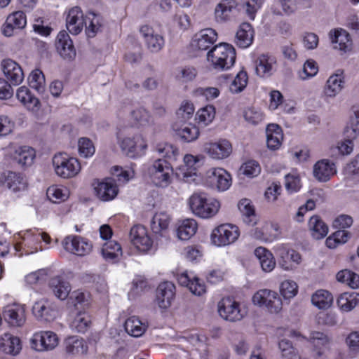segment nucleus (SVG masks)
Listing matches in <instances>:
<instances>
[{
  "instance_id": "nucleus-1",
  "label": "nucleus",
  "mask_w": 359,
  "mask_h": 359,
  "mask_svg": "<svg viewBox=\"0 0 359 359\" xmlns=\"http://www.w3.org/2000/svg\"><path fill=\"white\" fill-rule=\"evenodd\" d=\"M207 58L214 69L223 71L233 65L236 60V51L231 45L221 43L208 51Z\"/></svg>"
},
{
  "instance_id": "nucleus-2",
  "label": "nucleus",
  "mask_w": 359,
  "mask_h": 359,
  "mask_svg": "<svg viewBox=\"0 0 359 359\" xmlns=\"http://www.w3.org/2000/svg\"><path fill=\"white\" fill-rule=\"evenodd\" d=\"M189 205L193 213L201 218L212 217L219 209V201L203 192L194 193L189 199Z\"/></svg>"
},
{
  "instance_id": "nucleus-3",
  "label": "nucleus",
  "mask_w": 359,
  "mask_h": 359,
  "mask_svg": "<svg viewBox=\"0 0 359 359\" xmlns=\"http://www.w3.org/2000/svg\"><path fill=\"white\" fill-rule=\"evenodd\" d=\"M151 182L157 187H168L172 181L173 169L165 159L158 158L147 168Z\"/></svg>"
},
{
  "instance_id": "nucleus-4",
  "label": "nucleus",
  "mask_w": 359,
  "mask_h": 359,
  "mask_svg": "<svg viewBox=\"0 0 359 359\" xmlns=\"http://www.w3.org/2000/svg\"><path fill=\"white\" fill-rule=\"evenodd\" d=\"M52 164L55 173L62 179L75 177L81 170L79 160L66 153L55 154L52 158Z\"/></svg>"
},
{
  "instance_id": "nucleus-5",
  "label": "nucleus",
  "mask_w": 359,
  "mask_h": 359,
  "mask_svg": "<svg viewBox=\"0 0 359 359\" xmlns=\"http://www.w3.org/2000/svg\"><path fill=\"white\" fill-rule=\"evenodd\" d=\"M239 235L238 226L231 224H223L212 230L210 239L215 245L222 247L234 243Z\"/></svg>"
},
{
  "instance_id": "nucleus-6",
  "label": "nucleus",
  "mask_w": 359,
  "mask_h": 359,
  "mask_svg": "<svg viewBox=\"0 0 359 359\" xmlns=\"http://www.w3.org/2000/svg\"><path fill=\"white\" fill-rule=\"evenodd\" d=\"M252 302L255 305L266 308L271 313H278L283 306L278 294L268 289L257 291L252 297Z\"/></svg>"
},
{
  "instance_id": "nucleus-7",
  "label": "nucleus",
  "mask_w": 359,
  "mask_h": 359,
  "mask_svg": "<svg viewBox=\"0 0 359 359\" xmlns=\"http://www.w3.org/2000/svg\"><path fill=\"white\" fill-rule=\"evenodd\" d=\"M232 144L230 141L223 138L215 142H206L202 147L203 153L210 158L217 161L227 158L232 153Z\"/></svg>"
},
{
  "instance_id": "nucleus-8",
  "label": "nucleus",
  "mask_w": 359,
  "mask_h": 359,
  "mask_svg": "<svg viewBox=\"0 0 359 359\" xmlns=\"http://www.w3.org/2000/svg\"><path fill=\"white\" fill-rule=\"evenodd\" d=\"M62 245L67 252L81 257L90 254L93 250L91 242L76 235L66 236L62 241Z\"/></svg>"
},
{
  "instance_id": "nucleus-9",
  "label": "nucleus",
  "mask_w": 359,
  "mask_h": 359,
  "mask_svg": "<svg viewBox=\"0 0 359 359\" xmlns=\"http://www.w3.org/2000/svg\"><path fill=\"white\" fill-rule=\"evenodd\" d=\"M31 346L37 351L53 350L59 344L57 335L52 331H41L34 334Z\"/></svg>"
},
{
  "instance_id": "nucleus-10",
  "label": "nucleus",
  "mask_w": 359,
  "mask_h": 359,
  "mask_svg": "<svg viewBox=\"0 0 359 359\" xmlns=\"http://www.w3.org/2000/svg\"><path fill=\"white\" fill-rule=\"evenodd\" d=\"M118 143L122 151L130 158H135L147 148V144L141 135L119 138Z\"/></svg>"
},
{
  "instance_id": "nucleus-11",
  "label": "nucleus",
  "mask_w": 359,
  "mask_h": 359,
  "mask_svg": "<svg viewBox=\"0 0 359 359\" xmlns=\"http://www.w3.org/2000/svg\"><path fill=\"white\" fill-rule=\"evenodd\" d=\"M218 312L222 318L232 322L241 320L244 316L239 303L230 297L223 298L218 303Z\"/></svg>"
},
{
  "instance_id": "nucleus-12",
  "label": "nucleus",
  "mask_w": 359,
  "mask_h": 359,
  "mask_svg": "<svg viewBox=\"0 0 359 359\" xmlns=\"http://www.w3.org/2000/svg\"><path fill=\"white\" fill-rule=\"evenodd\" d=\"M132 244L142 252H148L152 249L153 241L148 235L147 229L142 225H135L130 231Z\"/></svg>"
},
{
  "instance_id": "nucleus-13",
  "label": "nucleus",
  "mask_w": 359,
  "mask_h": 359,
  "mask_svg": "<svg viewBox=\"0 0 359 359\" xmlns=\"http://www.w3.org/2000/svg\"><path fill=\"white\" fill-rule=\"evenodd\" d=\"M208 183L218 191L227 190L231 184V177L224 169L221 168H212L206 172Z\"/></svg>"
},
{
  "instance_id": "nucleus-14",
  "label": "nucleus",
  "mask_w": 359,
  "mask_h": 359,
  "mask_svg": "<svg viewBox=\"0 0 359 359\" xmlns=\"http://www.w3.org/2000/svg\"><path fill=\"white\" fill-rule=\"evenodd\" d=\"M278 257V264L285 271H292L302 262V257L297 251L287 248L284 245H278L276 248Z\"/></svg>"
},
{
  "instance_id": "nucleus-15",
  "label": "nucleus",
  "mask_w": 359,
  "mask_h": 359,
  "mask_svg": "<svg viewBox=\"0 0 359 359\" xmlns=\"http://www.w3.org/2000/svg\"><path fill=\"white\" fill-rule=\"evenodd\" d=\"M140 32L144 39L147 50L152 53L160 52L165 46L164 37L154 32L153 28L148 25H143L140 28Z\"/></svg>"
},
{
  "instance_id": "nucleus-16",
  "label": "nucleus",
  "mask_w": 359,
  "mask_h": 359,
  "mask_svg": "<svg viewBox=\"0 0 359 359\" xmlns=\"http://www.w3.org/2000/svg\"><path fill=\"white\" fill-rule=\"evenodd\" d=\"M255 72L262 78L271 76L277 69L276 57L269 53H262L255 60Z\"/></svg>"
},
{
  "instance_id": "nucleus-17",
  "label": "nucleus",
  "mask_w": 359,
  "mask_h": 359,
  "mask_svg": "<svg viewBox=\"0 0 359 359\" xmlns=\"http://www.w3.org/2000/svg\"><path fill=\"white\" fill-rule=\"evenodd\" d=\"M4 76L11 84L17 86L24 79V73L22 67L15 61L11 59L4 60L1 62Z\"/></svg>"
},
{
  "instance_id": "nucleus-18",
  "label": "nucleus",
  "mask_w": 359,
  "mask_h": 359,
  "mask_svg": "<svg viewBox=\"0 0 359 359\" xmlns=\"http://www.w3.org/2000/svg\"><path fill=\"white\" fill-rule=\"evenodd\" d=\"M175 286L171 282L161 283L156 290V302L159 308L166 309L170 306L175 297Z\"/></svg>"
},
{
  "instance_id": "nucleus-19",
  "label": "nucleus",
  "mask_w": 359,
  "mask_h": 359,
  "mask_svg": "<svg viewBox=\"0 0 359 359\" xmlns=\"http://www.w3.org/2000/svg\"><path fill=\"white\" fill-rule=\"evenodd\" d=\"M198 161L199 159L198 156L191 154L185 155L184 157V164L181 165L176 172L177 177L187 183L195 181L196 173L194 166Z\"/></svg>"
},
{
  "instance_id": "nucleus-20",
  "label": "nucleus",
  "mask_w": 359,
  "mask_h": 359,
  "mask_svg": "<svg viewBox=\"0 0 359 359\" xmlns=\"http://www.w3.org/2000/svg\"><path fill=\"white\" fill-rule=\"evenodd\" d=\"M86 18L79 6L69 10L66 18V26L68 31L74 35L79 34L83 28Z\"/></svg>"
},
{
  "instance_id": "nucleus-21",
  "label": "nucleus",
  "mask_w": 359,
  "mask_h": 359,
  "mask_svg": "<svg viewBox=\"0 0 359 359\" xmlns=\"http://www.w3.org/2000/svg\"><path fill=\"white\" fill-rule=\"evenodd\" d=\"M56 48L60 55L66 60H72L76 56V50L69 34L65 32H60L55 41Z\"/></svg>"
},
{
  "instance_id": "nucleus-22",
  "label": "nucleus",
  "mask_w": 359,
  "mask_h": 359,
  "mask_svg": "<svg viewBox=\"0 0 359 359\" xmlns=\"http://www.w3.org/2000/svg\"><path fill=\"white\" fill-rule=\"evenodd\" d=\"M94 189L96 196L103 201L113 200L117 196L118 191L115 180L111 178L98 182Z\"/></svg>"
},
{
  "instance_id": "nucleus-23",
  "label": "nucleus",
  "mask_w": 359,
  "mask_h": 359,
  "mask_svg": "<svg viewBox=\"0 0 359 359\" xmlns=\"http://www.w3.org/2000/svg\"><path fill=\"white\" fill-rule=\"evenodd\" d=\"M217 39L216 31L211 28H207L195 34L192 45L198 50H206L215 43Z\"/></svg>"
},
{
  "instance_id": "nucleus-24",
  "label": "nucleus",
  "mask_w": 359,
  "mask_h": 359,
  "mask_svg": "<svg viewBox=\"0 0 359 359\" xmlns=\"http://www.w3.org/2000/svg\"><path fill=\"white\" fill-rule=\"evenodd\" d=\"M238 3L235 0H222L215 8V17L217 22H223L230 20L237 11Z\"/></svg>"
},
{
  "instance_id": "nucleus-25",
  "label": "nucleus",
  "mask_w": 359,
  "mask_h": 359,
  "mask_svg": "<svg viewBox=\"0 0 359 359\" xmlns=\"http://www.w3.org/2000/svg\"><path fill=\"white\" fill-rule=\"evenodd\" d=\"M330 39L334 49L347 52L351 49L352 41L349 34L341 28L332 29L329 33Z\"/></svg>"
},
{
  "instance_id": "nucleus-26",
  "label": "nucleus",
  "mask_w": 359,
  "mask_h": 359,
  "mask_svg": "<svg viewBox=\"0 0 359 359\" xmlns=\"http://www.w3.org/2000/svg\"><path fill=\"white\" fill-rule=\"evenodd\" d=\"M309 341L313 344L316 355L321 358L330 349L332 339L326 334L313 331L310 334Z\"/></svg>"
},
{
  "instance_id": "nucleus-27",
  "label": "nucleus",
  "mask_w": 359,
  "mask_h": 359,
  "mask_svg": "<svg viewBox=\"0 0 359 359\" xmlns=\"http://www.w3.org/2000/svg\"><path fill=\"white\" fill-rule=\"evenodd\" d=\"M26 23L27 20L24 12H14L8 16L3 27L2 32L6 36H11L14 34L16 29L24 28Z\"/></svg>"
},
{
  "instance_id": "nucleus-28",
  "label": "nucleus",
  "mask_w": 359,
  "mask_h": 359,
  "mask_svg": "<svg viewBox=\"0 0 359 359\" xmlns=\"http://www.w3.org/2000/svg\"><path fill=\"white\" fill-rule=\"evenodd\" d=\"M344 83L343 71L339 69L327 80L323 89L324 95L327 97H334L343 90Z\"/></svg>"
},
{
  "instance_id": "nucleus-29",
  "label": "nucleus",
  "mask_w": 359,
  "mask_h": 359,
  "mask_svg": "<svg viewBox=\"0 0 359 359\" xmlns=\"http://www.w3.org/2000/svg\"><path fill=\"white\" fill-rule=\"evenodd\" d=\"M3 316L8 323L12 326L20 327L25 322V309L20 305H7L4 309Z\"/></svg>"
},
{
  "instance_id": "nucleus-30",
  "label": "nucleus",
  "mask_w": 359,
  "mask_h": 359,
  "mask_svg": "<svg viewBox=\"0 0 359 359\" xmlns=\"http://www.w3.org/2000/svg\"><path fill=\"white\" fill-rule=\"evenodd\" d=\"M32 313L38 320L43 321H50L55 316L50 302L46 299L36 302L32 306Z\"/></svg>"
},
{
  "instance_id": "nucleus-31",
  "label": "nucleus",
  "mask_w": 359,
  "mask_h": 359,
  "mask_svg": "<svg viewBox=\"0 0 359 359\" xmlns=\"http://www.w3.org/2000/svg\"><path fill=\"white\" fill-rule=\"evenodd\" d=\"M335 172L334 163L326 159L318 161L313 166V175L320 182L328 181Z\"/></svg>"
},
{
  "instance_id": "nucleus-32",
  "label": "nucleus",
  "mask_w": 359,
  "mask_h": 359,
  "mask_svg": "<svg viewBox=\"0 0 359 359\" xmlns=\"http://www.w3.org/2000/svg\"><path fill=\"white\" fill-rule=\"evenodd\" d=\"M266 135L268 148L271 150L278 149L283 139L281 128L275 123L269 124L266 128Z\"/></svg>"
},
{
  "instance_id": "nucleus-33",
  "label": "nucleus",
  "mask_w": 359,
  "mask_h": 359,
  "mask_svg": "<svg viewBox=\"0 0 359 359\" xmlns=\"http://www.w3.org/2000/svg\"><path fill=\"white\" fill-rule=\"evenodd\" d=\"M128 111L131 116L134 124L138 126H145L150 123L151 116L149 111L142 107H137L133 109H130L128 107H125L118 112V115H123L125 112Z\"/></svg>"
},
{
  "instance_id": "nucleus-34",
  "label": "nucleus",
  "mask_w": 359,
  "mask_h": 359,
  "mask_svg": "<svg viewBox=\"0 0 359 359\" xmlns=\"http://www.w3.org/2000/svg\"><path fill=\"white\" fill-rule=\"evenodd\" d=\"M279 226L277 224L265 223L260 229H255L254 236L257 239L273 241L280 236Z\"/></svg>"
},
{
  "instance_id": "nucleus-35",
  "label": "nucleus",
  "mask_w": 359,
  "mask_h": 359,
  "mask_svg": "<svg viewBox=\"0 0 359 359\" xmlns=\"http://www.w3.org/2000/svg\"><path fill=\"white\" fill-rule=\"evenodd\" d=\"M64 346L65 352L72 355L86 353L88 350L83 339L77 336H72L65 339Z\"/></svg>"
},
{
  "instance_id": "nucleus-36",
  "label": "nucleus",
  "mask_w": 359,
  "mask_h": 359,
  "mask_svg": "<svg viewBox=\"0 0 359 359\" xmlns=\"http://www.w3.org/2000/svg\"><path fill=\"white\" fill-rule=\"evenodd\" d=\"M49 285L55 296L61 300L65 299L71 291L69 283L61 276L52 278Z\"/></svg>"
},
{
  "instance_id": "nucleus-37",
  "label": "nucleus",
  "mask_w": 359,
  "mask_h": 359,
  "mask_svg": "<svg viewBox=\"0 0 359 359\" xmlns=\"http://www.w3.org/2000/svg\"><path fill=\"white\" fill-rule=\"evenodd\" d=\"M254 30L249 23H243L241 25L236 35V44L242 48L249 47L253 41Z\"/></svg>"
},
{
  "instance_id": "nucleus-38",
  "label": "nucleus",
  "mask_w": 359,
  "mask_h": 359,
  "mask_svg": "<svg viewBox=\"0 0 359 359\" xmlns=\"http://www.w3.org/2000/svg\"><path fill=\"white\" fill-rule=\"evenodd\" d=\"M0 348L7 354L15 355L21 349L20 339L11 334L6 333L0 339Z\"/></svg>"
},
{
  "instance_id": "nucleus-39",
  "label": "nucleus",
  "mask_w": 359,
  "mask_h": 359,
  "mask_svg": "<svg viewBox=\"0 0 359 359\" xmlns=\"http://www.w3.org/2000/svg\"><path fill=\"white\" fill-rule=\"evenodd\" d=\"M255 255L258 259L264 271L270 272L274 269L276 261L273 255L266 248L263 247L257 248L255 250Z\"/></svg>"
},
{
  "instance_id": "nucleus-40",
  "label": "nucleus",
  "mask_w": 359,
  "mask_h": 359,
  "mask_svg": "<svg viewBox=\"0 0 359 359\" xmlns=\"http://www.w3.org/2000/svg\"><path fill=\"white\" fill-rule=\"evenodd\" d=\"M35 156L34 149L27 146L19 147L13 155L14 161L22 166L31 165Z\"/></svg>"
},
{
  "instance_id": "nucleus-41",
  "label": "nucleus",
  "mask_w": 359,
  "mask_h": 359,
  "mask_svg": "<svg viewBox=\"0 0 359 359\" xmlns=\"http://www.w3.org/2000/svg\"><path fill=\"white\" fill-rule=\"evenodd\" d=\"M170 222V217L166 212H156L151 220V230L155 234L163 236L168 230Z\"/></svg>"
},
{
  "instance_id": "nucleus-42",
  "label": "nucleus",
  "mask_w": 359,
  "mask_h": 359,
  "mask_svg": "<svg viewBox=\"0 0 359 359\" xmlns=\"http://www.w3.org/2000/svg\"><path fill=\"white\" fill-rule=\"evenodd\" d=\"M16 97L28 109L32 111L38 110L40 104L39 100L31 94L27 87H20L17 90Z\"/></svg>"
},
{
  "instance_id": "nucleus-43",
  "label": "nucleus",
  "mask_w": 359,
  "mask_h": 359,
  "mask_svg": "<svg viewBox=\"0 0 359 359\" xmlns=\"http://www.w3.org/2000/svg\"><path fill=\"white\" fill-rule=\"evenodd\" d=\"M198 224L194 219H186L179 223L177 234L180 240L187 241L196 232Z\"/></svg>"
},
{
  "instance_id": "nucleus-44",
  "label": "nucleus",
  "mask_w": 359,
  "mask_h": 359,
  "mask_svg": "<svg viewBox=\"0 0 359 359\" xmlns=\"http://www.w3.org/2000/svg\"><path fill=\"white\" fill-rule=\"evenodd\" d=\"M125 330L131 336L141 337L147 330L148 325L142 323L137 317L132 316L125 322Z\"/></svg>"
},
{
  "instance_id": "nucleus-45",
  "label": "nucleus",
  "mask_w": 359,
  "mask_h": 359,
  "mask_svg": "<svg viewBox=\"0 0 359 359\" xmlns=\"http://www.w3.org/2000/svg\"><path fill=\"white\" fill-rule=\"evenodd\" d=\"M309 228L315 239H322L328 233L327 225L318 215L311 217L309 222Z\"/></svg>"
},
{
  "instance_id": "nucleus-46",
  "label": "nucleus",
  "mask_w": 359,
  "mask_h": 359,
  "mask_svg": "<svg viewBox=\"0 0 359 359\" xmlns=\"http://www.w3.org/2000/svg\"><path fill=\"white\" fill-rule=\"evenodd\" d=\"M238 208L242 214L243 220L248 225H255L257 223V217L251 201L248 198L241 200Z\"/></svg>"
},
{
  "instance_id": "nucleus-47",
  "label": "nucleus",
  "mask_w": 359,
  "mask_h": 359,
  "mask_svg": "<svg viewBox=\"0 0 359 359\" xmlns=\"http://www.w3.org/2000/svg\"><path fill=\"white\" fill-rule=\"evenodd\" d=\"M5 183L8 188L13 192L23 191L27 188V180L20 173L9 172L6 177Z\"/></svg>"
},
{
  "instance_id": "nucleus-48",
  "label": "nucleus",
  "mask_w": 359,
  "mask_h": 359,
  "mask_svg": "<svg viewBox=\"0 0 359 359\" xmlns=\"http://www.w3.org/2000/svg\"><path fill=\"white\" fill-rule=\"evenodd\" d=\"M101 252L104 259L109 262H115L122 255L121 246L115 241L106 242Z\"/></svg>"
},
{
  "instance_id": "nucleus-49",
  "label": "nucleus",
  "mask_w": 359,
  "mask_h": 359,
  "mask_svg": "<svg viewBox=\"0 0 359 359\" xmlns=\"http://www.w3.org/2000/svg\"><path fill=\"white\" fill-rule=\"evenodd\" d=\"M333 302L330 292L325 290H318L311 296L312 304L319 309H328Z\"/></svg>"
},
{
  "instance_id": "nucleus-50",
  "label": "nucleus",
  "mask_w": 359,
  "mask_h": 359,
  "mask_svg": "<svg viewBox=\"0 0 359 359\" xmlns=\"http://www.w3.org/2000/svg\"><path fill=\"white\" fill-rule=\"evenodd\" d=\"M359 303V293L344 292L341 294L338 299L337 304L344 311H349L354 309Z\"/></svg>"
},
{
  "instance_id": "nucleus-51",
  "label": "nucleus",
  "mask_w": 359,
  "mask_h": 359,
  "mask_svg": "<svg viewBox=\"0 0 359 359\" xmlns=\"http://www.w3.org/2000/svg\"><path fill=\"white\" fill-rule=\"evenodd\" d=\"M22 239L28 246L40 243L41 241L48 244L50 243V237L46 233L39 232L36 229H29L22 233Z\"/></svg>"
},
{
  "instance_id": "nucleus-52",
  "label": "nucleus",
  "mask_w": 359,
  "mask_h": 359,
  "mask_svg": "<svg viewBox=\"0 0 359 359\" xmlns=\"http://www.w3.org/2000/svg\"><path fill=\"white\" fill-rule=\"evenodd\" d=\"M177 135L185 142H191L198 139L200 132L193 124H187L180 128H176Z\"/></svg>"
},
{
  "instance_id": "nucleus-53",
  "label": "nucleus",
  "mask_w": 359,
  "mask_h": 359,
  "mask_svg": "<svg viewBox=\"0 0 359 359\" xmlns=\"http://www.w3.org/2000/svg\"><path fill=\"white\" fill-rule=\"evenodd\" d=\"M90 323L91 318L88 313L86 312H79L74 317L70 325L72 330L83 333L88 330Z\"/></svg>"
},
{
  "instance_id": "nucleus-54",
  "label": "nucleus",
  "mask_w": 359,
  "mask_h": 359,
  "mask_svg": "<svg viewBox=\"0 0 359 359\" xmlns=\"http://www.w3.org/2000/svg\"><path fill=\"white\" fill-rule=\"evenodd\" d=\"M195 108L194 104L189 101H183L177 111L176 126L180 123H186L194 116Z\"/></svg>"
},
{
  "instance_id": "nucleus-55",
  "label": "nucleus",
  "mask_w": 359,
  "mask_h": 359,
  "mask_svg": "<svg viewBox=\"0 0 359 359\" xmlns=\"http://www.w3.org/2000/svg\"><path fill=\"white\" fill-rule=\"evenodd\" d=\"M84 25L88 37L93 38L101 30L100 18L94 13H90L86 17Z\"/></svg>"
},
{
  "instance_id": "nucleus-56",
  "label": "nucleus",
  "mask_w": 359,
  "mask_h": 359,
  "mask_svg": "<svg viewBox=\"0 0 359 359\" xmlns=\"http://www.w3.org/2000/svg\"><path fill=\"white\" fill-rule=\"evenodd\" d=\"M29 86L35 89L39 93H43L45 90V76L43 72L36 69L33 70L28 78Z\"/></svg>"
},
{
  "instance_id": "nucleus-57",
  "label": "nucleus",
  "mask_w": 359,
  "mask_h": 359,
  "mask_svg": "<svg viewBox=\"0 0 359 359\" xmlns=\"http://www.w3.org/2000/svg\"><path fill=\"white\" fill-rule=\"evenodd\" d=\"M47 196L53 203L64 201L69 197V190L66 187L52 186L47 189Z\"/></svg>"
},
{
  "instance_id": "nucleus-58",
  "label": "nucleus",
  "mask_w": 359,
  "mask_h": 359,
  "mask_svg": "<svg viewBox=\"0 0 359 359\" xmlns=\"http://www.w3.org/2000/svg\"><path fill=\"white\" fill-rule=\"evenodd\" d=\"M215 116V109L212 105H207L199 109L196 113L198 123L204 126L212 122Z\"/></svg>"
},
{
  "instance_id": "nucleus-59",
  "label": "nucleus",
  "mask_w": 359,
  "mask_h": 359,
  "mask_svg": "<svg viewBox=\"0 0 359 359\" xmlns=\"http://www.w3.org/2000/svg\"><path fill=\"white\" fill-rule=\"evenodd\" d=\"M243 117L245 120L252 125H258L264 119L263 112L254 107L246 108L243 111Z\"/></svg>"
},
{
  "instance_id": "nucleus-60",
  "label": "nucleus",
  "mask_w": 359,
  "mask_h": 359,
  "mask_svg": "<svg viewBox=\"0 0 359 359\" xmlns=\"http://www.w3.org/2000/svg\"><path fill=\"white\" fill-rule=\"evenodd\" d=\"M78 149L79 155L83 158H89L92 156L95 151L93 143L87 137H81L79 140Z\"/></svg>"
},
{
  "instance_id": "nucleus-61",
  "label": "nucleus",
  "mask_w": 359,
  "mask_h": 359,
  "mask_svg": "<svg viewBox=\"0 0 359 359\" xmlns=\"http://www.w3.org/2000/svg\"><path fill=\"white\" fill-rule=\"evenodd\" d=\"M280 292L285 299L293 298L298 292V285L294 280H285L280 285Z\"/></svg>"
},
{
  "instance_id": "nucleus-62",
  "label": "nucleus",
  "mask_w": 359,
  "mask_h": 359,
  "mask_svg": "<svg viewBox=\"0 0 359 359\" xmlns=\"http://www.w3.org/2000/svg\"><path fill=\"white\" fill-rule=\"evenodd\" d=\"M247 83L248 76L246 72H240L230 84L229 90L233 93H238L245 88Z\"/></svg>"
},
{
  "instance_id": "nucleus-63",
  "label": "nucleus",
  "mask_w": 359,
  "mask_h": 359,
  "mask_svg": "<svg viewBox=\"0 0 359 359\" xmlns=\"http://www.w3.org/2000/svg\"><path fill=\"white\" fill-rule=\"evenodd\" d=\"M241 172L248 177H257L261 172V167L258 162L254 160L244 163L241 168Z\"/></svg>"
},
{
  "instance_id": "nucleus-64",
  "label": "nucleus",
  "mask_w": 359,
  "mask_h": 359,
  "mask_svg": "<svg viewBox=\"0 0 359 359\" xmlns=\"http://www.w3.org/2000/svg\"><path fill=\"white\" fill-rule=\"evenodd\" d=\"M346 344L353 357L359 354V331L351 332L346 338Z\"/></svg>"
}]
</instances>
